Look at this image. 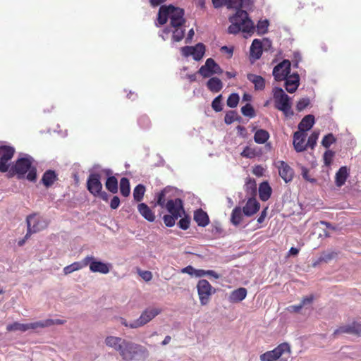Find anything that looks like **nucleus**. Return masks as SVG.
I'll use <instances>...</instances> for the list:
<instances>
[{"label": "nucleus", "instance_id": "nucleus-46", "mask_svg": "<svg viewBox=\"0 0 361 361\" xmlns=\"http://www.w3.org/2000/svg\"><path fill=\"white\" fill-rule=\"evenodd\" d=\"M178 218H175L173 214H166L163 217L164 222L167 227H172L175 225L176 221Z\"/></svg>", "mask_w": 361, "mask_h": 361}, {"label": "nucleus", "instance_id": "nucleus-28", "mask_svg": "<svg viewBox=\"0 0 361 361\" xmlns=\"http://www.w3.org/2000/svg\"><path fill=\"white\" fill-rule=\"evenodd\" d=\"M271 188L267 181L262 182L259 187V196L262 201L268 200L271 195Z\"/></svg>", "mask_w": 361, "mask_h": 361}, {"label": "nucleus", "instance_id": "nucleus-27", "mask_svg": "<svg viewBox=\"0 0 361 361\" xmlns=\"http://www.w3.org/2000/svg\"><path fill=\"white\" fill-rule=\"evenodd\" d=\"M247 80L254 84L256 90H263L265 87V80L260 75L249 73L247 75Z\"/></svg>", "mask_w": 361, "mask_h": 361}, {"label": "nucleus", "instance_id": "nucleus-32", "mask_svg": "<svg viewBox=\"0 0 361 361\" xmlns=\"http://www.w3.org/2000/svg\"><path fill=\"white\" fill-rule=\"evenodd\" d=\"M243 214H244L243 212V209H241V207H235L231 212V224L235 226H238V225H240V224L243 221Z\"/></svg>", "mask_w": 361, "mask_h": 361}, {"label": "nucleus", "instance_id": "nucleus-57", "mask_svg": "<svg viewBox=\"0 0 361 361\" xmlns=\"http://www.w3.org/2000/svg\"><path fill=\"white\" fill-rule=\"evenodd\" d=\"M336 255H337V253L335 252H329V253L324 254L320 258V260L327 262L330 261L331 259H332L333 258H334Z\"/></svg>", "mask_w": 361, "mask_h": 361}, {"label": "nucleus", "instance_id": "nucleus-4", "mask_svg": "<svg viewBox=\"0 0 361 361\" xmlns=\"http://www.w3.org/2000/svg\"><path fill=\"white\" fill-rule=\"evenodd\" d=\"M33 161L34 159L30 155L23 154L12 165L10 172L16 175L18 179L26 178L34 182L37 178V169L33 166Z\"/></svg>", "mask_w": 361, "mask_h": 361}, {"label": "nucleus", "instance_id": "nucleus-45", "mask_svg": "<svg viewBox=\"0 0 361 361\" xmlns=\"http://www.w3.org/2000/svg\"><path fill=\"white\" fill-rule=\"evenodd\" d=\"M319 133L314 131L308 137L307 142V147L309 146L311 148H314V146L317 144V141L319 137Z\"/></svg>", "mask_w": 361, "mask_h": 361}, {"label": "nucleus", "instance_id": "nucleus-17", "mask_svg": "<svg viewBox=\"0 0 361 361\" xmlns=\"http://www.w3.org/2000/svg\"><path fill=\"white\" fill-rule=\"evenodd\" d=\"M340 334H355L361 336V324L353 322L350 324L341 326L334 331V335L336 336Z\"/></svg>", "mask_w": 361, "mask_h": 361}, {"label": "nucleus", "instance_id": "nucleus-11", "mask_svg": "<svg viewBox=\"0 0 361 361\" xmlns=\"http://www.w3.org/2000/svg\"><path fill=\"white\" fill-rule=\"evenodd\" d=\"M87 266L89 265L90 270L93 273H100L106 274L110 271L111 264L99 261L92 255L87 256Z\"/></svg>", "mask_w": 361, "mask_h": 361}, {"label": "nucleus", "instance_id": "nucleus-16", "mask_svg": "<svg viewBox=\"0 0 361 361\" xmlns=\"http://www.w3.org/2000/svg\"><path fill=\"white\" fill-rule=\"evenodd\" d=\"M182 54L188 57L192 56L195 61H200L205 52V47L202 43H198L194 47L185 46L181 48Z\"/></svg>", "mask_w": 361, "mask_h": 361}, {"label": "nucleus", "instance_id": "nucleus-15", "mask_svg": "<svg viewBox=\"0 0 361 361\" xmlns=\"http://www.w3.org/2000/svg\"><path fill=\"white\" fill-rule=\"evenodd\" d=\"M165 208L169 214L174 215L175 218H180L185 215L183 202L180 198L169 200Z\"/></svg>", "mask_w": 361, "mask_h": 361}, {"label": "nucleus", "instance_id": "nucleus-13", "mask_svg": "<svg viewBox=\"0 0 361 361\" xmlns=\"http://www.w3.org/2000/svg\"><path fill=\"white\" fill-rule=\"evenodd\" d=\"M15 149L11 146L0 147V171L6 172L9 169L8 161L11 159Z\"/></svg>", "mask_w": 361, "mask_h": 361}, {"label": "nucleus", "instance_id": "nucleus-14", "mask_svg": "<svg viewBox=\"0 0 361 361\" xmlns=\"http://www.w3.org/2000/svg\"><path fill=\"white\" fill-rule=\"evenodd\" d=\"M291 63L289 60L284 59L277 64L273 69V76L276 81L284 80L290 72Z\"/></svg>", "mask_w": 361, "mask_h": 361}, {"label": "nucleus", "instance_id": "nucleus-34", "mask_svg": "<svg viewBox=\"0 0 361 361\" xmlns=\"http://www.w3.org/2000/svg\"><path fill=\"white\" fill-rule=\"evenodd\" d=\"M269 138V133L263 129L257 130L254 135V140L256 143L264 144Z\"/></svg>", "mask_w": 361, "mask_h": 361}, {"label": "nucleus", "instance_id": "nucleus-10", "mask_svg": "<svg viewBox=\"0 0 361 361\" xmlns=\"http://www.w3.org/2000/svg\"><path fill=\"white\" fill-rule=\"evenodd\" d=\"M198 73L203 78H209L214 74L222 73L223 70L213 59L209 58L206 60L204 65L202 66L199 69Z\"/></svg>", "mask_w": 361, "mask_h": 361}, {"label": "nucleus", "instance_id": "nucleus-8", "mask_svg": "<svg viewBox=\"0 0 361 361\" xmlns=\"http://www.w3.org/2000/svg\"><path fill=\"white\" fill-rule=\"evenodd\" d=\"M197 290L201 305H206L209 302L211 295L214 293V290L209 281L205 279L198 281Z\"/></svg>", "mask_w": 361, "mask_h": 361}, {"label": "nucleus", "instance_id": "nucleus-52", "mask_svg": "<svg viewBox=\"0 0 361 361\" xmlns=\"http://www.w3.org/2000/svg\"><path fill=\"white\" fill-rule=\"evenodd\" d=\"M181 219L178 223V227L183 230H186L190 226V220L188 216L180 217Z\"/></svg>", "mask_w": 361, "mask_h": 361}, {"label": "nucleus", "instance_id": "nucleus-51", "mask_svg": "<svg viewBox=\"0 0 361 361\" xmlns=\"http://www.w3.org/2000/svg\"><path fill=\"white\" fill-rule=\"evenodd\" d=\"M300 169H301V175L305 180L310 182L312 183H315L317 182V180L315 178H311L310 176L308 169H307L306 167H305L303 166H301Z\"/></svg>", "mask_w": 361, "mask_h": 361}, {"label": "nucleus", "instance_id": "nucleus-53", "mask_svg": "<svg viewBox=\"0 0 361 361\" xmlns=\"http://www.w3.org/2000/svg\"><path fill=\"white\" fill-rule=\"evenodd\" d=\"M309 104L310 99L308 98H302L296 104V109L298 111H301L305 109Z\"/></svg>", "mask_w": 361, "mask_h": 361}, {"label": "nucleus", "instance_id": "nucleus-56", "mask_svg": "<svg viewBox=\"0 0 361 361\" xmlns=\"http://www.w3.org/2000/svg\"><path fill=\"white\" fill-rule=\"evenodd\" d=\"M313 300L314 296L312 295H310L303 298L302 300H301L300 305L303 307L306 305H311Z\"/></svg>", "mask_w": 361, "mask_h": 361}, {"label": "nucleus", "instance_id": "nucleus-18", "mask_svg": "<svg viewBox=\"0 0 361 361\" xmlns=\"http://www.w3.org/2000/svg\"><path fill=\"white\" fill-rule=\"evenodd\" d=\"M278 168L279 176L286 182L288 183L293 180V170L287 163L283 161H279L276 164Z\"/></svg>", "mask_w": 361, "mask_h": 361}, {"label": "nucleus", "instance_id": "nucleus-49", "mask_svg": "<svg viewBox=\"0 0 361 361\" xmlns=\"http://www.w3.org/2000/svg\"><path fill=\"white\" fill-rule=\"evenodd\" d=\"M87 262H88V261H87V257H85L84 259H82L80 262H75L72 263L71 264L72 268L74 271H78V270L87 267Z\"/></svg>", "mask_w": 361, "mask_h": 361}, {"label": "nucleus", "instance_id": "nucleus-6", "mask_svg": "<svg viewBox=\"0 0 361 361\" xmlns=\"http://www.w3.org/2000/svg\"><path fill=\"white\" fill-rule=\"evenodd\" d=\"M291 350L288 343H282L259 356L260 361H290Z\"/></svg>", "mask_w": 361, "mask_h": 361}, {"label": "nucleus", "instance_id": "nucleus-63", "mask_svg": "<svg viewBox=\"0 0 361 361\" xmlns=\"http://www.w3.org/2000/svg\"><path fill=\"white\" fill-rule=\"evenodd\" d=\"M213 6L216 8H219L222 6L225 5L226 3V0H212Z\"/></svg>", "mask_w": 361, "mask_h": 361}, {"label": "nucleus", "instance_id": "nucleus-2", "mask_svg": "<svg viewBox=\"0 0 361 361\" xmlns=\"http://www.w3.org/2000/svg\"><path fill=\"white\" fill-rule=\"evenodd\" d=\"M105 343L107 346L118 351L123 359L126 361L145 359L148 356L146 348L120 337L107 336Z\"/></svg>", "mask_w": 361, "mask_h": 361}, {"label": "nucleus", "instance_id": "nucleus-30", "mask_svg": "<svg viewBox=\"0 0 361 361\" xmlns=\"http://www.w3.org/2000/svg\"><path fill=\"white\" fill-rule=\"evenodd\" d=\"M247 295V290L245 288H239L231 292L229 300L231 302H238L243 300Z\"/></svg>", "mask_w": 361, "mask_h": 361}, {"label": "nucleus", "instance_id": "nucleus-39", "mask_svg": "<svg viewBox=\"0 0 361 361\" xmlns=\"http://www.w3.org/2000/svg\"><path fill=\"white\" fill-rule=\"evenodd\" d=\"M269 23L267 19L259 20L257 24L256 29L258 35H264L268 32Z\"/></svg>", "mask_w": 361, "mask_h": 361}, {"label": "nucleus", "instance_id": "nucleus-48", "mask_svg": "<svg viewBox=\"0 0 361 361\" xmlns=\"http://www.w3.org/2000/svg\"><path fill=\"white\" fill-rule=\"evenodd\" d=\"M221 97L222 96L220 94L212 101V106L216 112H219L222 110Z\"/></svg>", "mask_w": 361, "mask_h": 361}, {"label": "nucleus", "instance_id": "nucleus-9", "mask_svg": "<svg viewBox=\"0 0 361 361\" xmlns=\"http://www.w3.org/2000/svg\"><path fill=\"white\" fill-rule=\"evenodd\" d=\"M161 312V310L158 307H149L145 310L140 317L134 320L132 327H141L149 322L152 319Z\"/></svg>", "mask_w": 361, "mask_h": 361}, {"label": "nucleus", "instance_id": "nucleus-50", "mask_svg": "<svg viewBox=\"0 0 361 361\" xmlns=\"http://www.w3.org/2000/svg\"><path fill=\"white\" fill-rule=\"evenodd\" d=\"M335 153L332 150H326L323 155L324 163L326 166L331 165Z\"/></svg>", "mask_w": 361, "mask_h": 361}, {"label": "nucleus", "instance_id": "nucleus-5", "mask_svg": "<svg viewBox=\"0 0 361 361\" xmlns=\"http://www.w3.org/2000/svg\"><path fill=\"white\" fill-rule=\"evenodd\" d=\"M273 99L275 108L281 111L285 117L290 118L294 112L292 110L291 98L281 87H275L272 90Z\"/></svg>", "mask_w": 361, "mask_h": 361}, {"label": "nucleus", "instance_id": "nucleus-36", "mask_svg": "<svg viewBox=\"0 0 361 361\" xmlns=\"http://www.w3.org/2000/svg\"><path fill=\"white\" fill-rule=\"evenodd\" d=\"M120 192L124 197H128L130 192V182L127 178H122L120 180Z\"/></svg>", "mask_w": 361, "mask_h": 361}, {"label": "nucleus", "instance_id": "nucleus-21", "mask_svg": "<svg viewBox=\"0 0 361 361\" xmlns=\"http://www.w3.org/2000/svg\"><path fill=\"white\" fill-rule=\"evenodd\" d=\"M306 134L302 132L297 131L293 135V146L298 152H302L307 149L305 143Z\"/></svg>", "mask_w": 361, "mask_h": 361}, {"label": "nucleus", "instance_id": "nucleus-59", "mask_svg": "<svg viewBox=\"0 0 361 361\" xmlns=\"http://www.w3.org/2000/svg\"><path fill=\"white\" fill-rule=\"evenodd\" d=\"M246 188L247 190H251V193H254L256 192V183L254 180H249L246 183Z\"/></svg>", "mask_w": 361, "mask_h": 361}, {"label": "nucleus", "instance_id": "nucleus-31", "mask_svg": "<svg viewBox=\"0 0 361 361\" xmlns=\"http://www.w3.org/2000/svg\"><path fill=\"white\" fill-rule=\"evenodd\" d=\"M57 176L54 171L48 170L45 171L42 178V183L44 186L49 188L56 181Z\"/></svg>", "mask_w": 361, "mask_h": 361}, {"label": "nucleus", "instance_id": "nucleus-35", "mask_svg": "<svg viewBox=\"0 0 361 361\" xmlns=\"http://www.w3.org/2000/svg\"><path fill=\"white\" fill-rule=\"evenodd\" d=\"M6 329L8 331H20L25 332L29 330L28 324H21L19 322H13V324H10L6 326Z\"/></svg>", "mask_w": 361, "mask_h": 361}, {"label": "nucleus", "instance_id": "nucleus-23", "mask_svg": "<svg viewBox=\"0 0 361 361\" xmlns=\"http://www.w3.org/2000/svg\"><path fill=\"white\" fill-rule=\"evenodd\" d=\"M314 116L312 114H308L303 117L298 124V131L305 133L306 131L310 130L314 124Z\"/></svg>", "mask_w": 361, "mask_h": 361}, {"label": "nucleus", "instance_id": "nucleus-19", "mask_svg": "<svg viewBox=\"0 0 361 361\" xmlns=\"http://www.w3.org/2000/svg\"><path fill=\"white\" fill-rule=\"evenodd\" d=\"M285 88L289 93H294L300 85V76L298 73L288 75L285 78Z\"/></svg>", "mask_w": 361, "mask_h": 361}, {"label": "nucleus", "instance_id": "nucleus-60", "mask_svg": "<svg viewBox=\"0 0 361 361\" xmlns=\"http://www.w3.org/2000/svg\"><path fill=\"white\" fill-rule=\"evenodd\" d=\"M120 204V200L117 196H114L110 202V207L113 209H116L118 207Z\"/></svg>", "mask_w": 361, "mask_h": 361}, {"label": "nucleus", "instance_id": "nucleus-62", "mask_svg": "<svg viewBox=\"0 0 361 361\" xmlns=\"http://www.w3.org/2000/svg\"><path fill=\"white\" fill-rule=\"evenodd\" d=\"M195 271V268L192 266L188 265L185 268H183L181 269V272L184 274H188L190 275L191 276H193Z\"/></svg>", "mask_w": 361, "mask_h": 361}, {"label": "nucleus", "instance_id": "nucleus-64", "mask_svg": "<svg viewBox=\"0 0 361 361\" xmlns=\"http://www.w3.org/2000/svg\"><path fill=\"white\" fill-rule=\"evenodd\" d=\"M267 207H266L261 212L259 216L257 218V222L259 224H262V222H264V221L267 215Z\"/></svg>", "mask_w": 361, "mask_h": 361}, {"label": "nucleus", "instance_id": "nucleus-3", "mask_svg": "<svg viewBox=\"0 0 361 361\" xmlns=\"http://www.w3.org/2000/svg\"><path fill=\"white\" fill-rule=\"evenodd\" d=\"M231 25L228 27L229 34L236 35L240 32L243 33L245 38L250 37L255 30L253 21L249 17L247 12L238 9L235 14L228 18Z\"/></svg>", "mask_w": 361, "mask_h": 361}, {"label": "nucleus", "instance_id": "nucleus-26", "mask_svg": "<svg viewBox=\"0 0 361 361\" xmlns=\"http://www.w3.org/2000/svg\"><path fill=\"white\" fill-rule=\"evenodd\" d=\"M137 209L142 216L148 221L153 222L155 220V215L154 212L145 203L139 204Z\"/></svg>", "mask_w": 361, "mask_h": 361}, {"label": "nucleus", "instance_id": "nucleus-55", "mask_svg": "<svg viewBox=\"0 0 361 361\" xmlns=\"http://www.w3.org/2000/svg\"><path fill=\"white\" fill-rule=\"evenodd\" d=\"M138 124L142 128H148L150 126V121L148 116L144 115L139 118Z\"/></svg>", "mask_w": 361, "mask_h": 361}, {"label": "nucleus", "instance_id": "nucleus-12", "mask_svg": "<svg viewBox=\"0 0 361 361\" xmlns=\"http://www.w3.org/2000/svg\"><path fill=\"white\" fill-rule=\"evenodd\" d=\"M87 189L94 197L102 190L101 175L97 172H91L87 180Z\"/></svg>", "mask_w": 361, "mask_h": 361}, {"label": "nucleus", "instance_id": "nucleus-20", "mask_svg": "<svg viewBox=\"0 0 361 361\" xmlns=\"http://www.w3.org/2000/svg\"><path fill=\"white\" fill-rule=\"evenodd\" d=\"M259 208L260 204L258 201L255 198L250 197L243 207V212L246 216H252L259 210Z\"/></svg>", "mask_w": 361, "mask_h": 361}, {"label": "nucleus", "instance_id": "nucleus-54", "mask_svg": "<svg viewBox=\"0 0 361 361\" xmlns=\"http://www.w3.org/2000/svg\"><path fill=\"white\" fill-rule=\"evenodd\" d=\"M240 154L243 157L252 159L255 157L256 152H255V149H253L249 147H246L243 150V152H241Z\"/></svg>", "mask_w": 361, "mask_h": 361}, {"label": "nucleus", "instance_id": "nucleus-43", "mask_svg": "<svg viewBox=\"0 0 361 361\" xmlns=\"http://www.w3.org/2000/svg\"><path fill=\"white\" fill-rule=\"evenodd\" d=\"M241 112L245 116H247L249 118H253L255 116V110L250 104H247L242 106Z\"/></svg>", "mask_w": 361, "mask_h": 361}, {"label": "nucleus", "instance_id": "nucleus-22", "mask_svg": "<svg viewBox=\"0 0 361 361\" xmlns=\"http://www.w3.org/2000/svg\"><path fill=\"white\" fill-rule=\"evenodd\" d=\"M102 171L108 176L105 183L106 188L111 193H116L118 191V180L114 176H111L112 171L109 169H102Z\"/></svg>", "mask_w": 361, "mask_h": 361}, {"label": "nucleus", "instance_id": "nucleus-44", "mask_svg": "<svg viewBox=\"0 0 361 361\" xmlns=\"http://www.w3.org/2000/svg\"><path fill=\"white\" fill-rule=\"evenodd\" d=\"M238 118L237 113L234 111L227 112L224 117V121L226 124H231Z\"/></svg>", "mask_w": 361, "mask_h": 361}, {"label": "nucleus", "instance_id": "nucleus-42", "mask_svg": "<svg viewBox=\"0 0 361 361\" xmlns=\"http://www.w3.org/2000/svg\"><path fill=\"white\" fill-rule=\"evenodd\" d=\"M239 102V95L237 93H232L229 95L226 104L231 108L237 106Z\"/></svg>", "mask_w": 361, "mask_h": 361}, {"label": "nucleus", "instance_id": "nucleus-25", "mask_svg": "<svg viewBox=\"0 0 361 361\" xmlns=\"http://www.w3.org/2000/svg\"><path fill=\"white\" fill-rule=\"evenodd\" d=\"M194 220L196 221L197 225L201 227H205L209 223V219L207 214L202 209H199L195 212Z\"/></svg>", "mask_w": 361, "mask_h": 361}, {"label": "nucleus", "instance_id": "nucleus-58", "mask_svg": "<svg viewBox=\"0 0 361 361\" xmlns=\"http://www.w3.org/2000/svg\"><path fill=\"white\" fill-rule=\"evenodd\" d=\"M254 1L253 0H242V3L240 5V9H251L253 6Z\"/></svg>", "mask_w": 361, "mask_h": 361}, {"label": "nucleus", "instance_id": "nucleus-33", "mask_svg": "<svg viewBox=\"0 0 361 361\" xmlns=\"http://www.w3.org/2000/svg\"><path fill=\"white\" fill-rule=\"evenodd\" d=\"M207 87L211 92H219L223 88V83L219 78L213 77L207 81Z\"/></svg>", "mask_w": 361, "mask_h": 361}, {"label": "nucleus", "instance_id": "nucleus-29", "mask_svg": "<svg viewBox=\"0 0 361 361\" xmlns=\"http://www.w3.org/2000/svg\"><path fill=\"white\" fill-rule=\"evenodd\" d=\"M348 176V171L346 166H342L336 173L335 183L337 187L343 185Z\"/></svg>", "mask_w": 361, "mask_h": 361}, {"label": "nucleus", "instance_id": "nucleus-47", "mask_svg": "<svg viewBox=\"0 0 361 361\" xmlns=\"http://www.w3.org/2000/svg\"><path fill=\"white\" fill-rule=\"evenodd\" d=\"M242 0H226V6L228 9H240Z\"/></svg>", "mask_w": 361, "mask_h": 361}, {"label": "nucleus", "instance_id": "nucleus-7", "mask_svg": "<svg viewBox=\"0 0 361 361\" xmlns=\"http://www.w3.org/2000/svg\"><path fill=\"white\" fill-rule=\"evenodd\" d=\"M27 232L25 238H28L32 233L39 232L48 226V222L44 218L35 214L27 216L26 219Z\"/></svg>", "mask_w": 361, "mask_h": 361}, {"label": "nucleus", "instance_id": "nucleus-37", "mask_svg": "<svg viewBox=\"0 0 361 361\" xmlns=\"http://www.w3.org/2000/svg\"><path fill=\"white\" fill-rule=\"evenodd\" d=\"M169 190V188H165L164 190L158 192L155 196L157 204L164 208L166 207V194Z\"/></svg>", "mask_w": 361, "mask_h": 361}, {"label": "nucleus", "instance_id": "nucleus-40", "mask_svg": "<svg viewBox=\"0 0 361 361\" xmlns=\"http://www.w3.org/2000/svg\"><path fill=\"white\" fill-rule=\"evenodd\" d=\"M51 321L50 319H47L42 321H38L32 323H28L29 329H36L38 328H44L50 326Z\"/></svg>", "mask_w": 361, "mask_h": 361}, {"label": "nucleus", "instance_id": "nucleus-38", "mask_svg": "<svg viewBox=\"0 0 361 361\" xmlns=\"http://www.w3.org/2000/svg\"><path fill=\"white\" fill-rule=\"evenodd\" d=\"M145 187L142 184H138L133 190V197L137 202H140L144 197Z\"/></svg>", "mask_w": 361, "mask_h": 361}, {"label": "nucleus", "instance_id": "nucleus-41", "mask_svg": "<svg viewBox=\"0 0 361 361\" xmlns=\"http://www.w3.org/2000/svg\"><path fill=\"white\" fill-rule=\"evenodd\" d=\"M336 142V138L334 137V135L332 133H329L326 135L322 140V145L328 149L330 147V146L335 143Z\"/></svg>", "mask_w": 361, "mask_h": 361}, {"label": "nucleus", "instance_id": "nucleus-61", "mask_svg": "<svg viewBox=\"0 0 361 361\" xmlns=\"http://www.w3.org/2000/svg\"><path fill=\"white\" fill-rule=\"evenodd\" d=\"M302 307L300 303L298 305H294L288 307L287 310L290 312H298L302 310Z\"/></svg>", "mask_w": 361, "mask_h": 361}, {"label": "nucleus", "instance_id": "nucleus-24", "mask_svg": "<svg viewBox=\"0 0 361 361\" xmlns=\"http://www.w3.org/2000/svg\"><path fill=\"white\" fill-rule=\"evenodd\" d=\"M250 58L254 60L259 59L262 54V44L260 39H255L250 49Z\"/></svg>", "mask_w": 361, "mask_h": 361}, {"label": "nucleus", "instance_id": "nucleus-1", "mask_svg": "<svg viewBox=\"0 0 361 361\" xmlns=\"http://www.w3.org/2000/svg\"><path fill=\"white\" fill-rule=\"evenodd\" d=\"M184 10L175 7L173 5L161 6L158 12L157 21L159 25L165 24L168 19L170 20V27L164 28L159 36L166 40L170 32H173L172 39L173 42H180L184 37L185 28L183 27L185 23L183 18Z\"/></svg>", "mask_w": 361, "mask_h": 361}]
</instances>
